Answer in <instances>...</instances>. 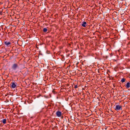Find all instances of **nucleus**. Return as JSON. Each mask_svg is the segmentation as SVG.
<instances>
[{
    "mask_svg": "<svg viewBox=\"0 0 130 130\" xmlns=\"http://www.w3.org/2000/svg\"><path fill=\"white\" fill-rule=\"evenodd\" d=\"M122 106L118 104L116 105L114 109L118 111L119 110H122Z\"/></svg>",
    "mask_w": 130,
    "mask_h": 130,
    "instance_id": "obj_1",
    "label": "nucleus"
},
{
    "mask_svg": "<svg viewBox=\"0 0 130 130\" xmlns=\"http://www.w3.org/2000/svg\"><path fill=\"white\" fill-rule=\"evenodd\" d=\"M11 88L12 89H14L15 88L16 86L17 83H15L12 82L11 84Z\"/></svg>",
    "mask_w": 130,
    "mask_h": 130,
    "instance_id": "obj_2",
    "label": "nucleus"
},
{
    "mask_svg": "<svg viewBox=\"0 0 130 130\" xmlns=\"http://www.w3.org/2000/svg\"><path fill=\"white\" fill-rule=\"evenodd\" d=\"M5 44L7 46H9L11 44V43L10 42L6 41L4 42Z\"/></svg>",
    "mask_w": 130,
    "mask_h": 130,
    "instance_id": "obj_3",
    "label": "nucleus"
},
{
    "mask_svg": "<svg viewBox=\"0 0 130 130\" xmlns=\"http://www.w3.org/2000/svg\"><path fill=\"white\" fill-rule=\"evenodd\" d=\"M18 67V64L16 63L14 64L12 66V68L14 70H15Z\"/></svg>",
    "mask_w": 130,
    "mask_h": 130,
    "instance_id": "obj_4",
    "label": "nucleus"
},
{
    "mask_svg": "<svg viewBox=\"0 0 130 130\" xmlns=\"http://www.w3.org/2000/svg\"><path fill=\"white\" fill-rule=\"evenodd\" d=\"M56 115L58 117H60L61 115V112L58 111L56 112Z\"/></svg>",
    "mask_w": 130,
    "mask_h": 130,
    "instance_id": "obj_5",
    "label": "nucleus"
},
{
    "mask_svg": "<svg viewBox=\"0 0 130 130\" xmlns=\"http://www.w3.org/2000/svg\"><path fill=\"white\" fill-rule=\"evenodd\" d=\"M125 87L126 88H128L130 87V82H128L126 85H125Z\"/></svg>",
    "mask_w": 130,
    "mask_h": 130,
    "instance_id": "obj_6",
    "label": "nucleus"
},
{
    "mask_svg": "<svg viewBox=\"0 0 130 130\" xmlns=\"http://www.w3.org/2000/svg\"><path fill=\"white\" fill-rule=\"evenodd\" d=\"M82 25L84 27H85L87 25L86 22L85 21L83 22L82 23Z\"/></svg>",
    "mask_w": 130,
    "mask_h": 130,
    "instance_id": "obj_7",
    "label": "nucleus"
},
{
    "mask_svg": "<svg viewBox=\"0 0 130 130\" xmlns=\"http://www.w3.org/2000/svg\"><path fill=\"white\" fill-rule=\"evenodd\" d=\"M126 80V79L125 78H123L121 80V82H122V83H123V82H124Z\"/></svg>",
    "mask_w": 130,
    "mask_h": 130,
    "instance_id": "obj_8",
    "label": "nucleus"
},
{
    "mask_svg": "<svg viewBox=\"0 0 130 130\" xmlns=\"http://www.w3.org/2000/svg\"><path fill=\"white\" fill-rule=\"evenodd\" d=\"M6 119H3V120H2V123H4V124H5L6 122Z\"/></svg>",
    "mask_w": 130,
    "mask_h": 130,
    "instance_id": "obj_9",
    "label": "nucleus"
},
{
    "mask_svg": "<svg viewBox=\"0 0 130 130\" xmlns=\"http://www.w3.org/2000/svg\"><path fill=\"white\" fill-rule=\"evenodd\" d=\"M47 29L46 28H44L43 29V31L44 32H46L47 31Z\"/></svg>",
    "mask_w": 130,
    "mask_h": 130,
    "instance_id": "obj_10",
    "label": "nucleus"
},
{
    "mask_svg": "<svg viewBox=\"0 0 130 130\" xmlns=\"http://www.w3.org/2000/svg\"><path fill=\"white\" fill-rule=\"evenodd\" d=\"M0 14L1 15L2 14V11H0Z\"/></svg>",
    "mask_w": 130,
    "mask_h": 130,
    "instance_id": "obj_11",
    "label": "nucleus"
},
{
    "mask_svg": "<svg viewBox=\"0 0 130 130\" xmlns=\"http://www.w3.org/2000/svg\"><path fill=\"white\" fill-rule=\"evenodd\" d=\"M74 88H77V85H75Z\"/></svg>",
    "mask_w": 130,
    "mask_h": 130,
    "instance_id": "obj_12",
    "label": "nucleus"
},
{
    "mask_svg": "<svg viewBox=\"0 0 130 130\" xmlns=\"http://www.w3.org/2000/svg\"><path fill=\"white\" fill-rule=\"evenodd\" d=\"M52 92H53V93H54V94H55V91L54 90H53L52 91Z\"/></svg>",
    "mask_w": 130,
    "mask_h": 130,
    "instance_id": "obj_13",
    "label": "nucleus"
}]
</instances>
